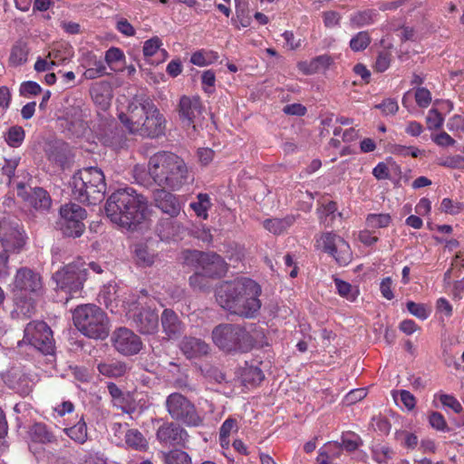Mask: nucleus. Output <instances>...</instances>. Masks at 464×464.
Segmentation results:
<instances>
[{"label":"nucleus","mask_w":464,"mask_h":464,"mask_svg":"<svg viewBox=\"0 0 464 464\" xmlns=\"http://www.w3.org/2000/svg\"><path fill=\"white\" fill-rule=\"evenodd\" d=\"M260 295V285L249 278L223 282L216 291L217 301L224 309L246 318L255 317L259 311Z\"/></svg>","instance_id":"nucleus-1"},{"label":"nucleus","mask_w":464,"mask_h":464,"mask_svg":"<svg viewBox=\"0 0 464 464\" xmlns=\"http://www.w3.org/2000/svg\"><path fill=\"white\" fill-rule=\"evenodd\" d=\"M106 214L111 221L126 229H134L147 218V199L132 188L113 192L106 202Z\"/></svg>","instance_id":"nucleus-2"},{"label":"nucleus","mask_w":464,"mask_h":464,"mask_svg":"<svg viewBox=\"0 0 464 464\" xmlns=\"http://www.w3.org/2000/svg\"><path fill=\"white\" fill-rule=\"evenodd\" d=\"M129 132L146 137H158L164 132L165 119L146 95H136L128 107V113L119 116Z\"/></svg>","instance_id":"nucleus-3"},{"label":"nucleus","mask_w":464,"mask_h":464,"mask_svg":"<svg viewBox=\"0 0 464 464\" xmlns=\"http://www.w3.org/2000/svg\"><path fill=\"white\" fill-rule=\"evenodd\" d=\"M148 172L155 184L171 190L179 189L188 178L185 161L178 155L167 151L158 152L150 158Z\"/></svg>","instance_id":"nucleus-4"},{"label":"nucleus","mask_w":464,"mask_h":464,"mask_svg":"<svg viewBox=\"0 0 464 464\" xmlns=\"http://www.w3.org/2000/svg\"><path fill=\"white\" fill-rule=\"evenodd\" d=\"M70 185L72 197L82 203L96 204L106 192L104 174L94 167L80 169L72 176Z\"/></svg>","instance_id":"nucleus-5"},{"label":"nucleus","mask_w":464,"mask_h":464,"mask_svg":"<svg viewBox=\"0 0 464 464\" xmlns=\"http://www.w3.org/2000/svg\"><path fill=\"white\" fill-rule=\"evenodd\" d=\"M72 320L75 327L89 338L103 340L109 335V319L93 304L78 305L72 312Z\"/></svg>","instance_id":"nucleus-6"},{"label":"nucleus","mask_w":464,"mask_h":464,"mask_svg":"<svg viewBox=\"0 0 464 464\" xmlns=\"http://www.w3.org/2000/svg\"><path fill=\"white\" fill-rule=\"evenodd\" d=\"M213 343L226 353H246L253 346V338L239 324H221L212 331Z\"/></svg>","instance_id":"nucleus-7"},{"label":"nucleus","mask_w":464,"mask_h":464,"mask_svg":"<svg viewBox=\"0 0 464 464\" xmlns=\"http://www.w3.org/2000/svg\"><path fill=\"white\" fill-rule=\"evenodd\" d=\"M166 409L173 420L181 421L188 427H199L204 423L201 415L194 403L179 392H173L167 397Z\"/></svg>","instance_id":"nucleus-8"},{"label":"nucleus","mask_w":464,"mask_h":464,"mask_svg":"<svg viewBox=\"0 0 464 464\" xmlns=\"http://www.w3.org/2000/svg\"><path fill=\"white\" fill-rule=\"evenodd\" d=\"M85 266L86 264L79 258L53 275L57 286L68 293L71 298L81 294L83 283L87 278V268Z\"/></svg>","instance_id":"nucleus-9"},{"label":"nucleus","mask_w":464,"mask_h":464,"mask_svg":"<svg viewBox=\"0 0 464 464\" xmlns=\"http://www.w3.org/2000/svg\"><path fill=\"white\" fill-rule=\"evenodd\" d=\"M178 111L182 127L188 130L189 135L196 133L203 121V105L199 97L182 96Z\"/></svg>","instance_id":"nucleus-10"},{"label":"nucleus","mask_w":464,"mask_h":464,"mask_svg":"<svg viewBox=\"0 0 464 464\" xmlns=\"http://www.w3.org/2000/svg\"><path fill=\"white\" fill-rule=\"evenodd\" d=\"M184 259L188 265L197 263L198 268L208 277L221 276L227 271L225 260L216 253L187 251L184 253Z\"/></svg>","instance_id":"nucleus-11"},{"label":"nucleus","mask_w":464,"mask_h":464,"mask_svg":"<svg viewBox=\"0 0 464 464\" xmlns=\"http://www.w3.org/2000/svg\"><path fill=\"white\" fill-rule=\"evenodd\" d=\"M23 341L45 354H51L54 350L53 332L43 321L29 323L24 329Z\"/></svg>","instance_id":"nucleus-12"},{"label":"nucleus","mask_w":464,"mask_h":464,"mask_svg":"<svg viewBox=\"0 0 464 464\" xmlns=\"http://www.w3.org/2000/svg\"><path fill=\"white\" fill-rule=\"evenodd\" d=\"M60 215L63 235L71 237H81L85 229L83 220L87 216L86 210L77 204L70 203L61 208Z\"/></svg>","instance_id":"nucleus-13"},{"label":"nucleus","mask_w":464,"mask_h":464,"mask_svg":"<svg viewBox=\"0 0 464 464\" xmlns=\"http://www.w3.org/2000/svg\"><path fill=\"white\" fill-rule=\"evenodd\" d=\"M316 246L332 256L341 266H346L352 259L349 244L333 232H325L316 238Z\"/></svg>","instance_id":"nucleus-14"},{"label":"nucleus","mask_w":464,"mask_h":464,"mask_svg":"<svg viewBox=\"0 0 464 464\" xmlns=\"http://www.w3.org/2000/svg\"><path fill=\"white\" fill-rule=\"evenodd\" d=\"M113 347L123 355L137 354L142 348L140 338L131 330L121 327L111 335Z\"/></svg>","instance_id":"nucleus-15"},{"label":"nucleus","mask_w":464,"mask_h":464,"mask_svg":"<svg viewBox=\"0 0 464 464\" xmlns=\"http://www.w3.org/2000/svg\"><path fill=\"white\" fill-rule=\"evenodd\" d=\"M0 243L5 252L14 253L22 249L24 237L17 223L6 220L0 222Z\"/></svg>","instance_id":"nucleus-16"},{"label":"nucleus","mask_w":464,"mask_h":464,"mask_svg":"<svg viewBox=\"0 0 464 464\" xmlns=\"http://www.w3.org/2000/svg\"><path fill=\"white\" fill-rule=\"evenodd\" d=\"M156 438L160 444L169 446H185L188 434L185 429L174 422H164L157 430Z\"/></svg>","instance_id":"nucleus-17"},{"label":"nucleus","mask_w":464,"mask_h":464,"mask_svg":"<svg viewBox=\"0 0 464 464\" xmlns=\"http://www.w3.org/2000/svg\"><path fill=\"white\" fill-rule=\"evenodd\" d=\"M13 290L21 295H26L27 293L38 294L42 290L41 277L30 269H19L14 277Z\"/></svg>","instance_id":"nucleus-18"},{"label":"nucleus","mask_w":464,"mask_h":464,"mask_svg":"<svg viewBox=\"0 0 464 464\" xmlns=\"http://www.w3.org/2000/svg\"><path fill=\"white\" fill-rule=\"evenodd\" d=\"M152 198L154 205L171 218L177 217L180 213L181 206L178 198L167 191L166 188L155 189Z\"/></svg>","instance_id":"nucleus-19"},{"label":"nucleus","mask_w":464,"mask_h":464,"mask_svg":"<svg viewBox=\"0 0 464 464\" xmlns=\"http://www.w3.org/2000/svg\"><path fill=\"white\" fill-rule=\"evenodd\" d=\"M162 331L168 340H177L185 331V324L180 321L178 314L170 310L165 309L160 317Z\"/></svg>","instance_id":"nucleus-20"},{"label":"nucleus","mask_w":464,"mask_h":464,"mask_svg":"<svg viewBox=\"0 0 464 464\" xmlns=\"http://www.w3.org/2000/svg\"><path fill=\"white\" fill-rule=\"evenodd\" d=\"M81 66L84 68L82 78L86 80H94L106 73L104 62L92 52L82 53Z\"/></svg>","instance_id":"nucleus-21"},{"label":"nucleus","mask_w":464,"mask_h":464,"mask_svg":"<svg viewBox=\"0 0 464 464\" xmlns=\"http://www.w3.org/2000/svg\"><path fill=\"white\" fill-rule=\"evenodd\" d=\"M163 43L160 38L154 36L143 44V55L146 60L152 64H159L163 63L169 57L168 52L161 48Z\"/></svg>","instance_id":"nucleus-22"},{"label":"nucleus","mask_w":464,"mask_h":464,"mask_svg":"<svg viewBox=\"0 0 464 464\" xmlns=\"http://www.w3.org/2000/svg\"><path fill=\"white\" fill-rule=\"evenodd\" d=\"M179 349L186 358L193 359L207 355L209 345L199 338L185 336L179 343Z\"/></svg>","instance_id":"nucleus-23"},{"label":"nucleus","mask_w":464,"mask_h":464,"mask_svg":"<svg viewBox=\"0 0 464 464\" xmlns=\"http://www.w3.org/2000/svg\"><path fill=\"white\" fill-rule=\"evenodd\" d=\"M136 327L143 334H152L159 328V315L154 310L144 309L134 318Z\"/></svg>","instance_id":"nucleus-24"},{"label":"nucleus","mask_w":464,"mask_h":464,"mask_svg":"<svg viewBox=\"0 0 464 464\" xmlns=\"http://www.w3.org/2000/svg\"><path fill=\"white\" fill-rule=\"evenodd\" d=\"M121 290L113 284L104 285L99 294V302L103 304L107 308L113 311L114 308L119 306V303L124 306L126 301L121 295Z\"/></svg>","instance_id":"nucleus-25"},{"label":"nucleus","mask_w":464,"mask_h":464,"mask_svg":"<svg viewBox=\"0 0 464 464\" xmlns=\"http://www.w3.org/2000/svg\"><path fill=\"white\" fill-rule=\"evenodd\" d=\"M342 455L341 444L337 441H330L319 450L316 462L317 464H341L339 459Z\"/></svg>","instance_id":"nucleus-26"},{"label":"nucleus","mask_w":464,"mask_h":464,"mask_svg":"<svg viewBox=\"0 0 464 464\" xmlns=\"http://www.w3.org/2000/svg\"><path fill=\"white\" fill-rule=\"evenodd\" d=\"M333 63L332 58L327 54L319 55L311 61H301L297 68L305 75L324 72Z\"/></svg>","instance_id":"nucleus-27"},{"label":"nucleus","mask_w":464,"mask_h":464,"mask_svg":"<svg viewBox=\"0 0 464 464\" xmlns=\"http://www.w3.org/2000/svg\"><path fill=\"white\" fill-rule=\"evenodd\" d=\"M25 200L29 206L39 211L47 210L52 204L48 192L42 188H31Z\"/></svg>","instance_id":"nucleus-28"},{"label":"nucleus","mask_w":464,"mask_h":464,"mask_svg":"<svg viewBox=\"0 0 464 464\" xmlns=\"http://www.w3.org/2000/svg\"><path fill=\"white\" fill-rule=\"evenodd\" d=\"M98 371L101 374L109 378L123 376L129 370L128 365L120 361H110L98 364Z\"/></svg>","instance_id":"nucleus-29"},{"label":"nucleus","mask_w":464,"mask_h":464,"mask_svg":"<svg viewBox=\"0 0 464 464\" xmlns=\"http://www.w3.org/2000/svg\"><path fill=\"white\" fill-rule=\"evenodd\" d=\"M294 216H286L283 218H268L263 222L264 227L274 235H280L294 225Z\"/></svg>","instance_id":"nucleus-30"},{"label":"nucleus","mask_w":464,"mask_h":464,"mask_svg":"<svg viewBox=\"0 0 464 464\" xmlns=\"http://www.w3.org/2000/svg\"><path fill=\"white\" fill-rule=\"evenodd\" d=\"M181 226L170 218H163L157 225V232L161 240H169L179 234Z\"/></svg>","instance_id":"nucleus-31"},{"label":"nucleus","mask_w":464,"mask_h":464,"mask_svg":"<svg viewBox=\"0 0 464 464\" xmlns=\"http://www.w3.org/2000/svg\"><path fill=\"white\" fill-rule=\"evenodd\" d=\"M34 441L44 444H57L58 440L53 431L44 423H35L31 430Z\"/></svg>","instance_id":"nucleus-32"},{"label":"nucleus","mask_w":464,"mask_h":464,"mask_svg":"<svg viewBox=\"0 0 464 464\" xmlns=\"http://www.w3.org/2000/svg\"><path fill=\"white\" fill-rule=\"evenodd\" d=\"M63 432L75 443L83 444L88 440L87 424L83 418H81L76 424L64 428Z\"/></svg>","instance_id":"nucleus-33"},{"label":"nucleus","mask_w":464,"mask_h":464,"mask_svg":"<svg viewBox=\"0 0 464 464\" xmlns=\"http://www.w3.org/2000/svg\"><path fill=\"white\" fill-rule=\"evenodd\" d=\"M318 218L324 227H331L336 217L342 218V213L337 212L336 203L329 201L317 208Z\"/></svg>","instance_id":"nucleus-34"},{"label":"nucleus","mask_w":464,"mask_h":464,"mask_svg":"<svg viewBox=\"0 0 464 464\" xmlns=\"http://www.w3.org/2000/svg\"><path fill=\"white\" fill-rule=\"evenodd\" d=\"M218 53L215 51L201 49L192 53L190 63L203 67L214 63L218 61Z\"/></svg>","instance_id":"nucleus-35"},{"label":"nucleus","mask_w":464,"mask_h":464,"mask_svg":"<svg viewBox=\"0 0 464 464\" xmlns=\"http://www.w3.org/2000/svg\"><path fill=\"white\" fill-rule=\"evenodd\" d=\"M189 206L198 218L207 219L208 218V210L210 209L212 203L208 194L199 193L197 196V201L191 202Z\"/></svg>","instance_id":"nucleus-36"},{"label":"nucleus","mask_w":464,"mask_h":464,"mask_svg":"<svg viewBox=\"0 0 464 464\" xmlns=\"http://www.w3.org/2000/svg\"><path fill=\"white\" fill-rule=\"evenodd\" d=\"M264 378L263 372L255 366L246 367L241 374L242 383L245 386H256L261 383Z\"/></svg>","instance_id":"nucleus-37"},{"label":"nucleus","mask_w":464,"mask_h":464,"mask_svg":"<svg viewBox=\"0 0 464 464\" xmlns=\"http://www.w3.org/2000/svg\"><path fill=\"white\" fill-rule=\"evenodd\" d=\"M29 53L27 44L23 42L16 43L11 51L9 61L12 65L19 66L26 63Z\"/></svg>","instance_id":"nucleus-38"},{"label":"nucleus","mask_w":464,"mask_h":464,"mask_svg":"<svg viewBox=\"0 0 464 464\" xmlns=\"http://www.w3.org/2000/svg\"><path fill=\"white\" fill-rule=\"evenodd\" d=\"M125 442L137 450H145L148 448L146 439L138 430H129L125 435Z\"/></svg>","instance_id":"nucleus-39"},{"label":"nucleus","mask_w":464,"mask_h":464,"mask_svg":"<svg viewBox=\"0 0 464 464\" xmlns=\"http://www.w3.org/2000/svg\"><path fill=\"white\" fill-rule=\"evenodd\" d=\"M374 12L372 10L358 11L350 17L351 26L360 28L373 23Z\"/></svg>","instance_id":"nucleus-40"},{"label":"nucleus","mask_w":464,"mask_h":464,"mask_svg":"<svg viewBox=\"0 0 464 464\" xmlns=\"http://www.w3.org/2000/svg\"><path fill=\"white\" fill-rule=\"evenodd\" d=\"M165 464H191L190 456L181 450H171L164 453Z\"/></svg>","instance_id":"nucleus-41"},{"label":"nucleus","mask_w":464,"mask_h":464,"mask_svg":"<svg viewBox=\"0 0 464 464\" xmlns=\"http://www.w3.org/2000/svg\"><path fill=\"white\" fill-rule=\"evenodd\" d=\"M392 221V218L389 214H369L366 218V224L371 228H384L387 227Z\"/></svg>","instance_id":"nucleus-42"},{"label":"nucleus","mask_w":464,"mask_h":464,"mask_svg":"<svg viewBox=\"0 0 464 464\" xmlns=\"http://www.w3.org/2000/svg\"><path fill=\"white\" fill-rule=\"evenodd\" d=\"M24 140V130L20 126L11 127L5 134V141L11 147H19Z\"/></svg>","instance_id":"nucleus-43"},{"label":"nucleus","mask_w":464,"mask_h":464,"mask_svg":"<svg viewBox=\"0 0 464 464\" xmlns=\"http://www.w3.org/2000/svg\"><path fill=\"white\" fill-rule=\"evenodd\" d=\"M371 37L367 32H359L350 41V47L354 52H360L368 47Z\"/></svg>","instance_id":"nucleus-44"},{"label":"nucleus","mask_w":464,"mask_h":464,"mask_svg":"<svg viewBox=\"0 0 464 464\" xmlns=\"http://www.w3.org/2000/svg\"><path fill=\"white\" fill-rule=\"evenodd\" d=\"M437 164L450 169H464V157L460 155L445 156L437 160Z\"/></svg>","instance_id":"nucleus-45"},{"label":"nucleus","mask_w":464,"mask_h":464,"mask_svg":"<svg viewBox=\"0 0 464 464\" xmlns=\"http://www.w3.org/2000/svg\"><path fill=\"white\" fill-rule=\"evenodd\" d=\"M342 449L347 451L355 450L361 444V438L354 432H346L342 435L341 442Z\"/></svg>","instance_id":"nucleus-46"},{"label":"nucleus","mask_w":464,"mask_h":464,"mask_svg":"<svg viewBox=\"0 0 464 464\" xmlns=\"http://www.w3.org/2000/svg\"><path fill=\"white\" fill-rule=\"evenodd\" d=\"M334 285L337 289L338 294L345 297L347 300L353 301L357 296V291L353 288V286L341 279H335Z\"/></svg>","instance_id":"nucleus-47"},{"label":"nucleus","mask_w":464,"mask_h":464,"mask_svg":"<svg viewBox=\"0 0 464 464\" xmlns=\"http://www.w3.org/2000/svg\"><path fill=\"white\" fill-rule=\"evenodd\" d=\"M408 311L419 319L425 320L430 314V309L423 304H418L413 301H409L406 304Z\"/></svg>","instance_id":"nucleus-48"},{"label":"nucleus","mask_w":464,"mask_h":464,"mask_svg":"<svg viewBox=\"0 0 464 464\" xmlns=\"http://www.w3.org/2000/svg\"><path fill=\"white\" fill-rule=\"evenodd\" d=\"M392 153L401 157L411 156L412 158H418L421 151L414 146L395 144L392 147Z\"/></svg>","instance_id":"nucleus-49"},{"label":"nucleus","mask_w":464,"mask_h":464,"mask_svg":"<svg viewBox=\"0 0 464 464\" xmlns=\"http://www.w3.org/2000/svg\"><path fill=\"white\" fill-rule=\"evenodd\" d=\"M137 262L142 266H151L155 261V256L149 252L148 248L139 246L135 249Z\"/></svg>","instance_id":"nucleus-50"},{"label":"nucleus","mask_w":464,"mask_h":464,"mask_svg":"<svg viewBox=\"0 0 464 464\" xmlns=\"http://www.w3.org/2000/svg\"><path fill=\"white\" fill-rule=\"evenodd\" d=\"M439 400L444 407L451 409L455 413H460L463 411L462 405L453 395L440 393Z\"/></svg>","instance_id":"nucleus-51"},{"label":"nucleus","mask_w":464,"mask_h":464,"mask_svg":"<svg viewBox=\"0 0 464 464\" xmlns=\"http://www.w3.org/2000/svg\"><path fill=\"white\" fill-rule=\"evenodd\" d=\"M414 97L417 105L420 108H427L431 102V93L424 87H418L415 90Z\"/></svg>","instance_id":"nucleus-52"},{"label":"nucleus","mask_w":464,"mask_h":464,"mask_svg":"<svg viewBox=\"0 0 464 464\" xmlns=\"http://www.w3.org/2000/svg\"><path fill=\"white\" fill-rule=\"evenodd\" d=\"M463 208V205L459 202L453 201L450 198H443L440 209L441 212L450 214V215H457Z\"/></svg>","instance_id":"nucleus-53"},{"label":"nucleus","mask_w":464,"mask_h":464,"mask_svg":"<svg viewBox=\"0 0 464 464\" xmlns=\"http://www.w3.org/2000/svg\"><path fill=\"white\" fill-rule=\"evenodd\" d=\"M397 394L399 395L400 401L408 411H411L415 408L416 399L409 391L401 390L397 392ZM393 398L398 402V398L395 394H393Z\"/></svg>","instance_id":"nucleus-54"},{"label":"nucleus","mask_w":464,"mask_h":464,"mask_svg":"<svg viewBox=\"0 0 464 464\" xmlns=\"http://www.w3.org/2000/svg\"><path fill=\"white\" fill-rule=\"evenodd\" d=\"M427 125L430 130L440 129L443 125L444 118L441 113L436 110L431 109L427 115Z\"/></svg>","instance_id":"nucleus-55"},{"label":"nucleus","mask_w":464,"mask_h":464,"mask_svg":"<svg viewBox=\"0 0 464 464\" xmlns=\"http://www.w3.org/2000/svg\"><path fill=\"white\" fill-rule=\"evenodd\" d=\"M430 426L440 431H448L449 427L443 415L438 411H433L429 417Z\"/></svg>","instance_id":"nucleus-56"},{"label":"nucleus","mask_w":464,"mask_h":464,"mask_svg":"<svg viewBox=\"0 0 464 464\" xmlns=\"http://www.w3.org/2000/svg\"><path fill=\"white\" fill-rule=\"evenodd\" d=\"M237 425L236 420L231 418L227 419L220 427L219 440H227V439L229 438L230 434L234 431H237Z\"/></svg>","instance_id":"nucleus-57"},{"label":"nucleus","mask_w":464,"mask_h":464,"mask_svg":"<svg viewBox=\"0 0 464 464\" xmlns=\"http://www.w3.org/2000/svg\"><path fill=\"white\" fill-rule=\"evenodd\" d=\"M125 59L124 53L117 47H111L105 53V62L109 66L121 62Z\"/></svg>","instance_id":"nucleus-58"},{"label":"nucleus","mask_w":464,"mask_h":464,"mask_svg":"<svg viewBox=\"0 0 464 464\" xmlns=\"http://www.w3.org/2000/svg\"><path fill=\"white\" fill-rule=\"evenodd\" d=\"M392 450L386 446H376L372 449V458L378 463H385L392 458Z\"/></svg>","instance_id":"nucleus-59"},{"label":"nucleus","mask_w":464,"mask_h":464,"mask_svg":"<svg viewBox=\"0 0 464 464\" xmlns=\"http://www.w3.org/2000/svg\"><path fill=\"white\" fill-rule=\"evenodd\" d=\"M374 108L381 110L385 115H394L399 110V105L394 99L388 98L382 103L376 104Z\"/></svg>","instance_id":"nucleus-60"},{"label":"nucleus","mask_w":464,"mask_h":464,"mask_svg":"<svg viewBox=\"0 0 464 464\" xmlns=\"http://www.w3.org/2000/svg\"><path fill=\"white\" fill-rule=\"evenodd\" d=\"M215 82H216V75L212 70H207L202 73L201 83H202V88L206 92L211 93L213 92V87L215 85Z\"/></svg>","instance_id":"nucleus-61"},{"label":"nucleus","mask_w":464,"mask_h":464,"mask_svg":"<svg viewBox=\"0 0 464 464\" xmlns=\"http://www.w3.org/2000/svg\"><path fill=\"white\" fill-rule=\"evenodd\" d=\"M41 91V86L37 82L32 81L23 82L20 87V94L22 96L37 95Z\"/></svg>","instance_id":"nucleus-62"},{"label":"nucleus","mask_w":464,"mask_h":464,"mask_svg":"<svg viewBox=\"0 0 464 464\" xmlns=\"http://www.w3.org/2000/svg\"><path fill=\"white\" fill-rule=\"evenodd\" d=\"M82 464H107V460L102 453L90 451L83 457Z\"/></svg>","instance_id":"nucleus-63"},{"label":"nucleus","mask_w":464,"mask_h":464,"mask_svg":"<svg viewBox=\"0 0 464 464\" xmlns=\"http://www.w3.org/2000/svg\"><path fill=\"white\" fill-rule=\"evenodd\" d=\"M391 63V54L387 52L381 53L375 62V70L377 72H385Z\"/></svg>","instance_id":"nucleus-64"}]
</instances>
